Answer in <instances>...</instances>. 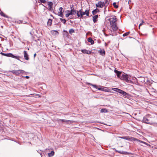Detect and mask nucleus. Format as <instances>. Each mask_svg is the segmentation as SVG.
<instances>
[{
	"mask_svg": "<svg viewBox=\"0 0 157 157\" xmlns=\"http://www.w3.org/2000/svg\"><path fill=\"white\" fill-rule=\"evenodd\" d=\"M89 10H86L85 11L83 12L82 10L81 9L79 11H77V15L78 17L80 18H83V16L86 15L87 16H89Z\"/></svg>",
	"mask_w": 157,
	"mask_h": 157,
	"instance_id": "nucleus-1",
	"label": "nucleus"
},
{
	"mask_svg": "<svg viewBox=\"0 0 157 157\" xmlns=\"http://www.w3.org/2000/svg\"><path fill=\"white\" fill-rule=\"evenodd\" d=\"M130 79V76L129 75L124 73L122 74L121 79L127 82H128Z\"/></svg>",
	"mask_w": 157,
	"mask_h": 157,
	"instance_id": "nucleus-2",
	"label": "nucleus"
},
{
	"mask_svg": "<svg viewBox=\"0 0 157 157\" xmlns=\"http://www.w3.org/2000/svg\"><path fill=\"white\" fill-rule=\"evenodd\" d=\"M0 54L4 56L8 57H11L15 59H17L19 60V56H16L13 55L12 53H4L2 52L0 53Z\"/></svg>",
	"mask_w": 157,
	"mask_h": 157,
	"instance_id": "nucleus-3",
	"label": "nucleus"
},
{
	"mask_svg": "<svg viewBox=\"0 0 157 157\" xmlns=\"http://www.w3.org/2000/svg\"><path fill=\"white\" fill-rule=\"evenodd\" d=\"M150 116V115L148 114L144 117L143 121L145 123L151 124V122Z\"/></svg>",
	"mask_w": 157,
	"mask_h": 157,
	"instance_id": "nucleus-4",
	"label": "nucleus"
},
{
	"mask_svg": "<svg viewBox=\"0 0 157 157\" xmlns=\"http://www.w3.org/2000/svg\"><path fill=\"white\" fill-rule=\"evenodd\" d=\"M112 90L121 94H122L124 96H126L128 95V94L126 92L123 91V90L120 89L113 88H112Z\"/></svg>",
	"mask_w": 157,
	"mask_h": 157,
	"instance_id": "nucleus-5",
	"label": "nucleus"
},
{
	"mask_svg": "<svg viewBox=\"0 0 157 157\" xmlns=\"http://www.w3.org/2000/svg\"><path fill=\"white\" fill-rule=\"evenodd\" d=\"M10 72L16 75H18L24 73L25 72L24 71L21 70H13L10 71Z\"/></svg>",
	"mask_w": 157,
	"mask_h": 157,
	"instance_id": "nucleus-6",
	"label": "nucleus"
},
{
	"mask_svg": "<svg viewBox=\"0 0 157 157\" xmlns=\"http://www.w3.org/2000/svg\"><path fill=\"white\" fill-rule=\"evenodd\" d=\"M47 5L48 6V7L47 9L50 11L53 10V3L51 2H48L47 3Z\"/></svg>",
	"mask_w": 157,
	"mask_h": 157,
	"instance_id": "nucleus-7",
	"label": "nucleus"
},
{
	"mask_svg": "<svg viewBox=\"0 0 157 157\" xmlns=\"http://www.w3.org/2000/svg\"><path fill=\"white\" fill-rule=\"evenodd\" d=\"M96 6L97 7L102 8L103 6L105 7L104 2L101 1L98 2L96 4Z\"/></svg>",
	"mask_w": 157,
	"mask_h": 157,
	"instance_id": "nucleus-8",
	"label": "nucleus"
},
{
	"mask_svg": "<svg viewBox=\"0 0 157 157\" xmlns=\"http://www.w3.org/2000/svg\"><path fill=\"white\" fill-rule=\"evenodd\" d=\"M109 20L110 21L111 25L116 23V21H117L116 18L115 16H114L113 17L110 18L109 19Z\"/></svg>",
	"mask_w": 157,
	"mask_h": 157,
	"instance_id": "nucleus-9",
	"label": "nucleus"
},
{
	"mask_svg": "<svg viewBox=\"0 0 157 157\" xmlns=\"http://www.w3.org/2000/svg\"><path fill=\"white\" fill-rule=\"evenodd\" d=\"M114 72L116 74L117 76L121 79V77L122 75L121 72L116 70H115Z\"/></svg>",
	"mask_w": 157,
	"mask_h": 157,
	"instance_id": "nucleus-10",
	"label": "nucleus"
},
{
	"mask_svg": "<svg viewBox=\"0 0 157 157\" xmlns=\"http://www.w3.org/2000/svg\"><path fill=\"white\" fill-rule=\"evenodd\" d=\"M63 9V8L62 7H60L59 9V11L58 12V15L62 17H63L62 12Z\"/></svg>",
	"mask_w": 157,
	"mask_h": 157,
	"instance_id": "nucleus-11",
	"label": "nucleus"
},
{
	"mask_svg": "<svg viewBox=\"0 0 157 157\" xmlns=\"http://www.w3.org/2000/svg\"><path fill=\"white\" fill-rule=\"evenodd\" d=\"M111 27L113 31H116L118 29V28L117 26L116 23H114L112 25H111Z\"/></svg>",
	"mask_w": 157,
	"mask_h": 157,
	"instance_id": "nucleus-12",
	"label": "nucleus"
},
{
	"mask_svg": "<svg viewBox=\"0 0 157 157\" xmlns=\"http://www.w3.org/2000/svg\"><path fill=\"white\" fill-rule=\"evenodd\" d=\"M81 51L84 54H90L91 53V51L87 50L86 49H82L81 50Z\"/></svg>",
	"mask_w": 157,
	"mask_h": 157,
	"instance_id": "nucleus-13",
	"label": "nucleus"
},
{
	"mask_svg": "<svg viewBox=\"0 0 157 157\" xmlns=\"http://www.w3.org/2000/svg\"><path fill=\"white\" fill-rule=\"evenodd\" d=\"M24 56L25 59L26 60H28L29 59V56L28 54L27 53L26 51H24Z\"/></svg>",
	"mask_w": 157,
	"mask_h": 157,
	"instance_id": "nucleus-14",
	"label": "nucleus"
},
{
	"mask_svg": "<svg viewBox=\"0 0 157 157\" xmlns=\"http://www.w3.org/2000/svg\"><path fill=\"white\" fill-rule=\"evenodd\" d=\"M98 17V15H96L93 17V21L94 23H95L97 21V19Z\"/></svg>",
	"mask_w": 157,
	"mask_h": 157,
	"instance_id": "nucleus-15",
	"label": "nucleus"
},
{
	"mask_svg": "<svg viewBox=\"0 0 157 157\" xmlns=\"http://www.w3.org/2000/svg\"><path fill=\"white\" fill-rule=\"evenodd\" d=\"M99 52H100V54L101 55L103 56L105 55V51L104 49H100L99 51Z\"/></svg>",
	"mask_w": 157,
	"mask_h": 157,
	"instance_id": "nucleus-16",
	"label": "nucleus"
},
{
	"mask_svg": "<svg viewBox=\"0 0 157 157\" xmlns=\"http://www.w3.org/2000/svg\"><path fill=\"white\" fill-rule=\"evenodd\" d=\"M87 40L89 42H90L91 44H93L94 43V41L92 40V38L91 37L88 38Z\"/></svg>",
	"mask_w": 157,
	"mask_h": 157,
	"instance_id": "nucleus-17",
	"label": "nucleus"
},
{
	"mask_svg": "<svg viewBox=\"0 0 157 157\" xmlns=\"http://www.w3.org/2000/svg\"><path fill=\"white\" fill-rule=\"evenodd\" d=\"M99 12V10L97 9H96L95 10H93L92 11V13L93 15L96 14Z\"/></svg>",
	"mask_w": 157,
	"mask_h": 157,
	"instance_id": "nucleus-18",
	"label": "nucleus"
},
{
	"mask_svg": "<svg viewBox=\"0 0 157 157\" xmlns=\"http://www.w3.org/2000/svg\"><path fill=\"white\" fill-rule=\"evenodd\" d=\"M90 84L93 86L94 88H96L97 89H98L99 90H102V89L101 88H98L97 87V86L95 85H93L91 84Z\"/></svg>",
	"mask_w": 157,
	"mask_h": 157,
	"instance_id": "nucleus-19",
	"label": "nucleus"
},
{
	"mask_svg": "<svg viewBox=\"0 0 157 157\" xmlns=\"http://www.w3.org/2000/svg\"><path fill=\"white\" fill-rule=\"evenodd\" d=\"M109 0H105L104 4H105V7H106L109 3Z\"/></svg>",
	"mask_w": 157,
	"mask_h": 157,
	"instance_id": "nucleus-20",
	"label": "nucleus"
},
{
	"mask_svg": "<svg viewBox=\"0 0 157 157\" xmlns=\"http://www.w3.org/2000/svg\"><path fill=\"white\" fill-rule=\"evenodd\" d=\"M59 121H61L63 122H66L67 123H69V122H71V121H69V120H64V119H59Z\"/></svg>",
	"mask_w": 157,
	"mask_h": 157,
	"instance_id": "nucleus-21",
	"label": "nucleus"
},
{
	"mask_svg": "<svg viewBox=\"0 0 157 157\" xmlns=\"http://www.w3.org/2000/svg\"><path fill=\"white\" fill-rule=\"evenodd\" d=\"M55 152L54 151H51V152L50 153H49L48 154V155L49 157H52L54 155Z\"/></svg>",
	"mask_w": 157,
	"mask_h": 157,
	"instance_id": "nucleus-22",
	"label": "nucleus"
},
{
	"mask_svg": "<svg viewBox=\"0 0 157 157\" xmlns=\"http://www.w3.org/2000/svg\"><path fill=\"white\" fill-rule=\"evenodd\" d=\"M52 20L51 19H49L47 22L48 25H51L52 24Z\"/></svg>",
	"mask_w": 157,
	"mask_h": 157,
	"instance_id": "nucleus-23",
	"label": "nucleus"
},
{
	"mask_svg": "<svg viewBox=\"0 0 157 157\" xmlns=\"http://www.w3.org/2000/svg\"><path fill=\"white\" fill-rule=\"evenodd\" d=\"M71 9L73 14L75 15L77 13V11H76V10H74L73 8H72L71 7Z\"/></svg>",
	"mask_w": 157,
	"mask_h": 157,
	"instance_id": "nucleus-24",
	"label": "nucleus"
},
{
	"mask_svg": "<svg viewBox=\"0 0 157 157\" xmlns=\"http://www.w3.org/2000/svg\"><path fill=\"white\" fill-rule=\"evenodd\" d=\"M107 112V110L105 109H102L101 110V113Z\"/></svg>",
	"mask_w": 157,
	"mask_h": 157,
	"instance_id": "nucleus-25",
	"label": "nucleus"
},
{
	"mask_svg": "<svg viewBox=\"0 0 157 157\" xmlns=\"http://www.w3.org/2000/svg\"><path fill=\"white\" fill-rule=\"evenodd\" d=\"M60 21L63 22L64 24H65L66 23V21L65 19H63L62 18H60Z\"/></svg>",
	"mask_w": 157,
	"mask_h": 157,
	"instance_id": "nucleus-26",
	"label": "nucleus"
},
{
	"mask_svg": "<svg viewBox=\"0 0 157 157\" xmlns=\"http://www.w3.org/2000/svg\"><path fill=\"white\" fill-rule=\"evenodd\" d=\"M116 151L120 153H121V154H126V153H127L126 152H125V151Z\"/></svg>",
	"mask_w": 157,
	"mask_h": 157,
	"instance_id": "nucleus-27",
	"label": "nucleus"
},
{
	"mask_svg": "<svg viewBox=\"0 0 157 157\" xmlns=\"http://www.w3.org/2000/svg\"><path fill=\"white\" fill-rule=\"evenodd\" d=\"M74 32H75V31H74V30L73 29H70V30H69V33L70 34H71L73 33H74Z\"/></svg>",
	"mask_w": 157,
	"mask_h": 157,
	"instance_id": "nucleus-28",
	"label": "nucleus"
},
{
	"mask_svg": "<svg viewBox=\"0 0 157 157\" xmlns=\"http://www.w3.org/2000/svg\"><path fill=\"white\" fill-rule=\"evenodd\" d=\"M65 12H66V13H69V14H70V15H73V13H72L71 10L70 11L68 10L66 11Z\"/></svg>",
	"mask_w": 157,
	"mask_h": 157,
	"instance_id": "nucleus-29",
	"label": "nucleus"
},
{
	"mask_svg": "<svg viewBox=\"0 0 157 157\" xmlns=\"http://www.w3.org/2000/svg\"><path fill=\"white\" fill-rule=\"evenodd\" d=\"M116 2H114L113 3V6H114V7L115 8H118V6H117V5H116Z\"/></svg>",
	"mask_w": 157,
	"mask_h": 157,
	"instance_id": "nucleus-30",
	"label": "nucleus"
},
{
	"mask_svg": "<svg viewBox=\"0 0 157 157\" xmlns=\"http://www.w3.org/2000/svg\"><path fill=\"white\" fill-rule=\"evenodd\" d=\"M130 33V32H128L124 34H123V36H128Z\"/></svg>",
	"mask_w": 157,
	"mask_h": 157,
	"instance_id": "nucleus-31",
	"label": "nucleus"
},
{
	"mask_svg": "<svg viewBox=\"0 0 157 157\" xmlns=\"http://www.w3.org/2000/svg\"><path fill=\"white\" fill-rule=\"evenodd\" d=\"M70 15V14L69 13H67L65 14L66 17H68Z\"/></svg>",
	"mask_w": 157,
	"mask_h": 157,
	"instance_id": "nucleus-32",
	"label": "nucleus"
},
{
	"mask_svg": "<svg viewBox=\"0 0 157 157\" xmlns=\"http://www.w3.org/2000/svg\"><path fill=\"white\" fill-rule=\"evenodd\" d=\"M0 14L2 16H3L4 17H6V16H5V14L3 13V12H1V13H0Z\"/></svg>",
	"mask_w": 157,
	"mask_h": 157,
	"instance_id": "nucleus-33",
	"label": "nucleus"
},
{
	"mask_svg": "<svg viewBox=\"0 0 157 157\" xmlns=\"http://www.w3.org/2000/svg\"><path fill=\"white\" fill-rule=\"evenodd\" d=\"M40 1L43 3H45L46 2V0H40Z\"/></svg>",
	"mask_w": 157,
	"mask_h": 157,
	"instance_id": "nucleus-34",
	"label": "nucleus"
},
{
	"mask_svg": "<svg viewBox=\"0 0 157 157\" xmlns=\"http://www.w3.org/2000/svg\"><path fill=\"white\" fill-rule=\"evenodd\" d=\"M143 23H144V22L142 21V22L139 24V29H140V26L143 24Z\"/></svg>",
	"mask_w": 157,
	"mask_h": 157,
	"instance_id": "nucleus-35",
	"label": "nucleus"
},
{
	"mask_svg": "<svg viewBox=\"0 0 157 157\" xmlns=\"http://www.w3.org/2000/svg\"><path fill=\"white\" fill-rule=\"evenodd\" d=\"M122 138H124L125 139H126V140H129V138H127V137H122Z\"/></svg>",
	"mask_w": 157,
	"mask_h": 157,
	"instance_id": "nucleus-36",
	"label": "nucleus"
},
{
	"mask_svg": "<svg viewBox=\"0 0 157 157\" xmlns=\"http://www.w3.org/2000/svg\"><path fill=\"white\" fill-rule=\"evenodd\" d=\"M25 78H26L27 79H28L29 78V76H26L25 77Z\"/></svg>",
	"mask_w": 157,
	"mask_h": 157,
	"instance_id": "nucleus-37",
	"label": "nucleus"
},
{
	"mask_svg": "<svg viewBox=\"0 0 157 157\" xmlns=\"http://www.w3.org/2000/svg\"><path fill=\"white\" fill-rule=\"evenodd\" d=\"M36 56V53L34 54V57H35Z\"/></svg>",
	"mask_w": 157,
	"mask_h": 157,
	"instance_id": "nucleus-38",
	"label": "nucleus"
},
{
	"mask_svg": "<svg viewBox=\"0 0 157 157\" xmlns=\"http://www.w3.org/2000/svg\"><path fill=\"white\" fill-rule=\"evenodd\" d=\"M55 32H56L57 33H58V32H57V31H55Z\"/></svg>",
	"mask_w": 157,
	"mask_h": 157,
	"instance_id": "nucleus-39",
	"label": "nucleus"
},
{
	"mask_svg": "<svg viewBox=\"0 0 157 157\" xmlns=\"http://www.w3.org/2000/svg\"><path fill=\"white\" fill-rule=\"evenodd\" d=\"M30 34H31V35H32V34H31V33H30Z\"/></svg>",
	"mask_w": 157,
	"mask_h": 157,
	"instance_id": "nucleus-40",
	"label": "nucleus"
}]
</instances>
